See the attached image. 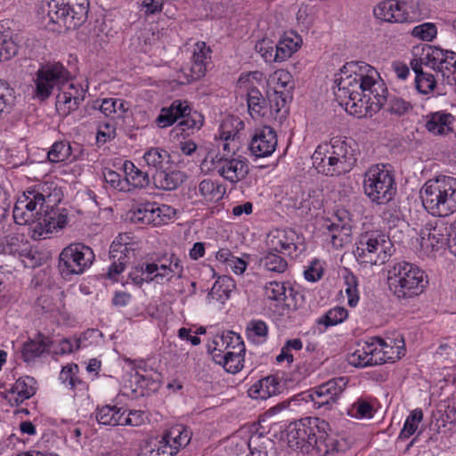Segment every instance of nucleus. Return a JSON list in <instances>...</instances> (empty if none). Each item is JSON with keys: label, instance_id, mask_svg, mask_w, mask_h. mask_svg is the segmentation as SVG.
<instances>
[{"label": "nucleus", "instance_id": "61", "mask_svg": "<svg viewBox=\"0 0 456 456\" xmlns=\"http://www.w3.org/2000/svg\"><path fill=\"white\" fill-rule=\"evenodd\" d=\"M25 201H21L20 199H19L13 208L12 216L15 222L19 224H26L31 220H33L34 217H30V213H28L24 205Z\"/></svg>", "mask_w": 456, "mask_h": 456}, {"label": "nucleus", "instance_id": "63", "mask_svg": "<svg viewBox=\"0 0 456 456\" xmlns=\"http://www.w3.org/2000/svg\"><path fill=\"white\" fill-rule=\"evenodd\" d=\"M105 181L110 183L112 187L118 189L119 191H129V188H126V179L121 180L120 175L113 170L108 169L103 173Z\"/></svg>", "mask_w": 456, "mask_h": 456}, {"label": "nucleus", "instance_id": "19", "mask_svg": "<svg viewBox=\"0 0 456 456\" xmlns=\"http://www.w3.org/2000/svg\"><path fill=\"white\" fill-rule=\"evenodd\" d=\"M45 192H47V188L39 184L24 191L22 198H20L21 201H25V208L30 213V217L48 214L44 198Z\"/></svg>", "mask_w": 456, "mask_h": 456}, {"label": "nucleus", "instance_id": "62", "mask_svg": "<svg viewBox=\"0 0 456 456\" xmlns=\"http://www.w3.org/2000/svg\"><path fill=\"white\" fill-rule=\"evenodd\" d=\"M78 373V366L77 364H68L64 366L60 373V380L67 384L70 389H74V379L75 374Z\"/></svg>", "mask_w": 456, "mask_h": 456}, {"label": "nucleus", "instance_id": "47", "mask_svg": "<svg viewBox=\"0 0 456 456\" xmlns=\"http://www.w3.org/2000/svg\"><path fill=\"white\" fill-rule=\"evenodd\" d=\"M423 413L420 409L413 410L407 417L404 426L400 432L399 438L407 439L417 430L419 423L422 420Z\"/></svg>", "mask_w": 456, "mask_h": 456}, {"label": "nucleus", "instance_id": "25", "mask_svg": "<svg viewBox=\"0 0 456 456\" xmlns=\"http://www.w3.org/2000/svg\"><path fill=\"white\" fill-rule=\"evenodd\" d=\"M1 247L2 252L5 255L27 258L33 257L28 242L24 240L23 235L15 234L5 236L1 243Z\"/></svg>", "mask_w": 456, "mask_h": 456}, {"label": "nucleus", "instance_id": "5", "mask_svg": "<svg viewBox=\"0 0 456 456\" xmlns=\"http://www.w3.org/2000/svg\"><path fill=\"white\" fill-rule=\"evenodd\" d=\"M363 190L372 202L387 204L396 193L394 175L385 166H372L365 172Z\"/></svg>", "mask_w": 456, "mask_h": 456}, {"label": "nucleus", "instance_id": "24", "mask_svg": "<svg viewBox=\"0 0 456 456\" xmlns=\"http://www.w3.org/2000/svg\"><path fill=\"white\" fill-rule=\"evenodd\" d=\"M376 18L387 22H403L407 20V13L402 9L400 4L394 0H386L379 3L373 10Z\"/></svg>", "mask_w": 456, "mask_h": 456}, {"label": "nucleus", "instance_id": "54", "mask_svg": "<svg viewBox=\"0 0 456 456\" xmlns=\"http://www.w3.org/2000/svg\"><path fill=\"white\" fill-rule=\"evenodd\" d=\"M274 43L269 38H263L255 45V50L268 62L274 61Z\"/></svg>", "mask_w": 456, "mask_h": 456}, {"label": "nucleus", "instance_id": "43", "mask_svg": "<svg viewBox=\"0 0 456 456\" xmlns=\"http://www.w3.org/2000/svg\"><path fill=\"white\" fill-rule=\"evenodd\" d=\"M267 102L263 96L259 89L252 86L248 91V107L249 113L253 115V112L258 116H264L262 110L266 108Z\"/></svg>", "mask_w": 456, "mask_h": 456}, {"label": "nucleus", "instance_id": "27", "mask_svg": "<svg viewBox=\"0 0 456 456\" xmlns=\"http://www.w3.org/2000/svg\"><path fill=\"white\" fill-rule=\"evenodd\" d=\"M123 169L126 175V188L131 185L134 188L144 189L152 183V176L150 177L148 172L142 171L132 161L126 160L123 164Z\"/></svg>", "mask_w": 456, "mask_h": 456}, {"label": "nucleus", "instance_id": "59", "mask_svg": "<svg viewBox=\"0 0 456 456\" xmlns=\"http://www.w3.org/2000/svg\"><path fill=\"white\" fill-rule=\"evenodd\" d=\"M17 45L11 39L0 36V61L10 60L17 53Z\"/></svg>", "mask_w": 456, "mask_h": 456}, {"label": "nucleus", "instance_id": "10", "mask_svg": "<svg viewBox=\"0 0 456 456\" xmlns=\"http://www.w3.org/2000/svg\"><path fill=\"white\" fill-rule=\"evenodd\" d=\"M94 260L93 249L84 243H72L64 248L59 256L58 268L62 277L81 274Z\"/></svg>", "mask_w": 456, "mask_h": 456}, {"label": "nucleus", "instance_id": "23", "mask_svg": "<svg viewBox=\"0 0 456 456\" xmlns=\"http://www.w3.org/2000/svg\"><path fill=\"white\" fill-rule=\"evenodd\" d=\"M167 208V206L163 205L159 207L155 202L141 204L133 211L131 220L136 223L146 224H153L156 225L161 222L160 216L164 213V210Z\"/></svg>", "mask_w": 456, "mask_h": 456}, {"label": "nucleus", "instance_id": "30", "mask_svg": "<svg viewBox=\"0 0 456 456\" xmlns=\"http://www.w3.org/2000/svg\"><path fill=\"white\" fill-rule=\"evenodd\" d=\"M279 392V382L273 376L265 377L248 389V395L254 399L265 400Z\"/></svg>", "mask_w": 456, "mask_h": 456}, {"label": "nucleus", "instance_id": "13", "mask_svg": "<svg viewBox=\"0 0 456 456\" xmlns=\"http://www.w3.org/2000/svg\"><path fill=\"white\" fill-rule=\"evenodd\" d=\"M129 239L126 234H119L110 245L111 265L107 273V277L110 280L117 281L118 275L124 271L126 264L134 256V248L127 242Z\"/></svg>", "mask_w": 456, "mask_h": 456}, {"label": "nucleus", "instance_id": "9", "mask_svg": "<svg viewBox=\"0 0 456 456\" xmlns=\"http://www.w3.org/2000/svg\"><path fill=\"white\" fill-rule=\"evenodd\" d=\"M200 169L202 172L217 169L218 175L232 183L243 180L249 171L248 160L241 156L232 158L219 153L213 156L210 152L200 163Z\"/></svg>", "mask_w": 456, "mask_h": 456}, {"label": "nucleus", "instance_id": "12", "mask_svg": "<svg viewBox=\"0 0 456 456\" xmlns=\"http://www.w3.org/2000/svg\"><path fill=\"white\" fill-rule=\"evenodd\" d=\"M347 384V378L331 379L308 391L305 401H312L315 408L330 409L337 403Z\"/></svg>", "mask_w": 456, "mask_h": 456}, {"label": "nucleus", "instance_id": "20", "mask_svg": "<svg viewBox=\"0 0 456 456\" xmlns=\"http://www.w3.org/2000/svg\"><path fill=\"white\" fill-rule=\"evenodd\" d=\"M186 178L185 173L165 167L162 170L155 171L152 175V184L159 190L173 191L177 189Z\"/></svg>", "mask_w": 456, "mask_h": 456}, {"label": "nucleus", "instance_id": "7", "mask_svg": "<svg viewBox=\"0 0 456 456\" xmlns=\"http://www.w3.org/2000/svg\"><path fill=\"white\" fill-rule=\"evenodd\" d=\"M356 259L361 263L384 264L392 255V242L389 238L378 231L361 234L354 250Z\"/></svg>", "mask_w": 456, "mask_h": 456}, {"label": "nucleus", "instance_id": "45", "mask_svg": "<svg viewBox=\"0 0 456 456\" xmlns=\"http://www.w3.org/2000/svg\"><path fill=\"white\" fill-rule=\"evenodd\" d=\"M71 151L72 148L69 142L60 141L53 144L47 153V157L51 162H62L69 159Z\"/></svg>", "mask_w": 456, "mask_h": 456}, {"label": "nucleus", "instance_id": "16", "mask_svg": "<svg viewBox=\"0 0 456 456\" xmlns=\"http://www.w3.org/2000/svg\"><path fill=\"white\" fill-rule=\"evenodd\" d=\"M323 419L319 418H304L289 424L288 436L296 440L297 444H308L312 446L315 434L320 432L321 422Z\"/></svg>", "mask_w": 456, "mask_h": 456}, {"label": "nucleus", "instance_id": "46", "mask_svg": "<svg viewBox=\"0 0 456 456\" xmlns=\"http://www.w3.org/2000/svg\"><path fill=\"white\" fill-rule=\"evenodd\" d=\"M206 71V63H197L192 61L191 68L187 71L184 69L181 70V73L177 77L180 84H190L192 81H196L204 77Z\"/></svg>", "mask_w": 456, "mask_h": 456}, {"label": "nucleus", "instance_id": "52", "mask_svg": "<svg viewBox=\"0 0 456 456\" xmlns=\"http://www.w3.org/2000/svg\"><path fill=\"white\" fill-rule=\"evenodd\" d=\"M442 231L443 224L438 225L436 224L435 227L428 232V240L430 241V245L433 248H439L444 245H447L449 247V242L451 240L450 235L443 233Z\"/></svg>", "mask_w": 456, "mask_h": 456}, {"label": "nucleus", "instance_id": "51", "mask_svg": "<svg viewBox=\"0 0 456 456\" xmlns=\"http://www.w3.org/2000/svg\"><path fill=\"white\" fill-rule=\"evenodd\" d=\"M237 136L236 132H223L222 133V149L224 154L222 156L230 155L232 158H234L236 151L239 150V143L235 141V137Z\"/></svg>", "mask_w": 456, "mask_h": 456}, {"label": "nucleus", "instance_id": "31", "mask_svg": "<svg viewBox=\"0 0 456 456\" xmlns=\"http://www.w3.org/2000/svg\"><path fill=\"white\" fill-rule=\"evenodd\" d=\"M93 108L101 110L106 117L118 114L119 118L128 110L127 102L121 99L106 98L94 102Z\"/></svg>", "mask_w": 456, "mask_h": 456}, {"label": "nucleus", "instance_id": "58", "mask_svg": "<svg viewBox=\"0 0 456 456\" xmlns=\"http://www.w3.org/2000/svg\"><path fill=\"white\" fill-rule=\"evenodd\" d=\"M235 338H238L240 345L245 348L244 343L241 339V338L234 333V332H229L226 335H222L221 337L216 338L214 339L213 343L216 346H225V350L229 351V349L232 350H237V343L235 342Z\"/></svg>", "mask_w": 456, "mask_h": 456}, {"label": "nucleus", "instance_id": "11", "mask_svg": "<svg viewBox=\"0 0 456 456\" xmlns=\"http://www.w3.org/2000/svg\"><path fill=\"white\" fill-rule=\"evenodd\" d=\"M331 146V156L334 158L330 163L335 164L340 175L350 172L356 163V155L359 152L357 142L352 138L333 137L329 142Z\"/></svg>", "mask_w": 456, "mask_h": 456}, {"label": "nucleus", "instance_id": "50", "mask_svg": "<svg viewBox=\"0 0 456 456\" xmlns=\"http://www.w3.org/2000/svg\"><path fill=\"white\" fill-rule=\"evenodd\" d=\"M436 34L437 29L436 25L429 22L416 26L411 31V36L428 42L432 41L436 37Z\"/></svg>", "mask_w": 456, "mask_h": 456}, {"label": "nucleus", "instance_id": "33", "mask_svg": "<svg viewBox=\"0 0 456 456\" xmlns=\"http://www.w3.org/2000/svg\"><path fill=\"white\" fill-rule=\"evenodd\" d=\"M73 94L71 92H62L57 95L56 109L64 116H68L76 110L81 102L84 101V94Z\"/></svg>", "mask_w": 456, "mask_h": 456}, {"label": "nucleus", "instance_id": "32", "mask_svg": "<svg viewBox=\"0 0 456 456\" xmlns=\"http://www.w3.org/2000/svg\"><path fill=\"white\" fill-rule=\"evenodd\" d=\"M284 283L278 281H270L265 284V297L266 299L276 302L275 306L281 305L282 309L286 306L289 308L290 304L288 300V291Z\"/></svg>", "mask_w": 456, "mask_h": 456}, {"label": "nucleus", "instance_id": "18", "mask_svg": "<svg viewBox=\"0 0 456 456\" xmlns=\"http://www.w3.org/2000/svg\"><path fill=\"white\" fill-rule=\"evenodd\" d=\"M385 352H381L373 344L365 342L348 356V362L355 367L380 365L386 362Z\"/></svg>", "mask_w": 456, "mask_h": 456}, {"label": "nucleus", "instance_id": "6", "mask_svg": "<svg viewBox=\"0 0 456 456\" xmlns=\"http://www.w3.org/2000/svg\"><path fill=\"white\" fill-rule=\"evenodd\" d=\"M176 134H183L186 131L200 129L203 125V117L191 109L186 101L175 100L167 108H163L157 118V124L159 127H167L175 122Z\"/></svg>", "mask_w": 456, "mask_h": 456}, {"label": "nucleus", "instance_id": "34", "mask_svg": "<svg viewBox=\"0 0 456 456\" xmlns=\"http://www.w3.org/2000/svg\"><path fill=\"white\" fill-rule=\"evenodd\" d=\"M143 159L155 171L162 170L172 162L170 154L161 148H151L144 153Z\"/></svg>", "mask_w": 456, "mask_h": 456}, {"label": "nucleus", "instance_id": "26", "mask_svg": "<svg viewBox=\"0 0 456 456\" xmlns=\"http://www.w3.org/2000/svg\"><path fill=\"white\" fill-rule=\"evenodd\" d=\"M411 68L415 73V86L419 93L428 94L436 87V79L432 73L423 70L422 61L414 58L410 62Z\"/></svg>", "mask_w": 456, "mask_h": 456}, {"label": "nucleus", "instance_id": "44", "mask_svg": "<svg viewBox=\"0 0 456 456\" xmlns=\"http://www.w3.org/2000/svg\"><path fill=\"white\" fill-rule=\"evenodd\" d=\"M346 317L347 310L344 307L337 306L329 310L324 315L318 318L316 320V323L328 328L343 322Z\"/></svg>", "mask_w": 456, "mask_h": 456}, {"label": "nucleus", "instance_id": "53", "mask_svg": "<svg viewBox=\"0 0 456 456\" xmlns=\"http://www.w3.org/2000/svg\"><path fill=\"white\" fill-rule=\"evenodd\" d=\"M13 99L14 90L6 81L0 79V114L10 108Z\"/></svg>", "mask_w": 456, "mask_h": 456}, {"label": "nucleus", "instance_id": "3", "mask_svg": "<svg viewBox=\"0 0 456 456\" xmlns=\"http://www.w3.org/2000/svg\"><path fill=\"white\" fill-rule=\"evenodd\" d=\"M387 283L390 291L399 300H409L419 296L428 281L425 272L417 265L401 261L389 269Z\"/></svg>", "mask_w": 456, "mask_h": 456}, {"label": "nucleus", "instance_id": "37", "mask_svg": "<svg viewBox=\"0 0 456 456\" xmlns=\"http://www.w3.org/2000/svg\"><path fill=\"white\" fill-rule=\"evenodd\" d=\"M35 383L34 378L31 377H25V378H20L16 380L15 384L12 386V387L10 389V393H16L18 396L20 398L15 399V403L19 404V403H22L24 400L30 398L33 396L36 393V389L33 387Z\"/></svg>", "mask_w": 456, "mask_h": 456}, {"label": "nucleus", "instance_id": "15", "mask_svg": "<svg viewBox=\"0 0 456 456\" xmlns=\"http://www.w3.org/2000/svg\"><path fill=\"white\" fill-rule=\"evenodd\" d=\"M329 423L325 420L321 422L320 432L315 435L314 441L312 444L321 456H335L345 452L348 446L345 440L327 433Z\"/></svg>", "mask_w": 456, "mask_h": 456}, {"label": "nucleus", "instance_id": "55", "mask_svg": "<svg viewBox=\"0 0 456 456\" xmlns=\"http://www.w3.org/2000/svg\"><path fill=\"white\" fill-rule=\"evenodd\" d=\"M160 373L154 372L150 375H137L136 382L140 387L146 388L150 391H158L160 387Z\"/></svg>", "mask_w": 456, "mask_h": 456}, {"label": "nucleus", "instance_id": "28", "mask_svg": "<svg viewBox=\"0 0 456 456\" xmlns=\"http://www.w3.org/2000/svg\"><path fill=\"white\" fill-rule=\"evenodd\" d=\"M426 128L434 134L444 135L452 131V123L454 119L450 113L437 111L427 116Z\"/></svg>", "mask_w": 456, "mask_h": 456}, {"label": "nucleus", "instance_id": "42", "mask_svg": "<svg viewBox=\"0 0 456 456\" xmlns=\"http://www.w3.org/2000/svg\"><path fill=\"white\" fill-rule=\"evenodd\" d=\"M260 265L266 270L277 273H282L288 268V263L282 256L269 251L261 257Z\"/></svg>", "mask_w": 456, "mask_h": 456}, {"label": "nucleus", "instance_id": "22", "mask_svg": "<svg viewBox=\"0 0 456 456\" xmlns=\"http://www.w3.org/2000/svg\"><path fill=\"white\" fill-rule=\"evenodd\" d=\"M52 346V339L38 332L33 339H28L23 344L21 357L26 362H32L44 353H47Z\"/></svg>", "mask_w": 456, "mask_h": 456}, {"label": "nucleus", "instance_id": "40", "mask_svg": "<svg viewBox=\"0 0 456 456\" xmlns=\"http://www.w3.org/2000/svg\"><path fill=\"white\" fill-rule=\"evenodd\" d=\"M445 51L436 46L428 45L427 52L422 53V56L417 61H422V66L430 67L434 71L438 72V68L443 63Z\"/></svg>", "mask_w": 456, "mask_h": 456}, {"label": "nucleus", "instance_id": "39", "mask_svg": "<svg viewBox=\"0 0 456 456\" xmlns=\"http://www.w3.org/2000/svg\"><path fill=\"white\" fill-rule=\"evenodd\" d=\"M437 73H441L447 84L456 85V53L445 51L443 63L438 68Z\"/></svg>", "mask_w": 456, "mask_h": 456}, {"label": "nucleus", "instance_id": "8", "mask_svg": "<svg viewBox=\"0 0 456 456\" xmlns=\"http://www.w3.org/2000/svg\"><path fill=\"white\" fill-rule=\"evenodd\" d=\"M69 78V71L60 62L41 65L33 79L34 97L40 101L46 100L55 87L61 90Z\"/></svg>", "mask_w": 456, "mask_h": 456}, {"label": "nucleus", "instance_id": "60", "mask_svg": "<svg viewBox=\"0 0 456 456\" xmlns=\"http://www.w3.org/2000/svg\"><path fill=\"white\" fill-rule=\"evenodd\" d=\"M352 415L356 418H371L373 416V406L364 400H357L352 405Z\"/></svg>", "mask_w": 456, "mask_h": 456}, {"label": "nucleus", "instance_id": "2", "mask_svg": "<svg viewBox=\"0 0 456 456\" xmlns=\"http://www.w3.org/2000/svg\"><path fill=\"white\" fill-rule=\"evenodd\" d=\"M424 208L434 216L445 217L456 212V178L438 175L420 190Z\"/></svg>", "mask_w": 456, "mask_h": 456}, {"label": "nucleus", "instance_id": "17", "mask_svg": "<svg viewBox=\"0 0 456 456\" xmlns=\"http://www.w3.org/2000/svg\"><path fill=\"white\" fill-rule=\"evenodd\" d=\"M277 145L275 131L270 126H264L255 130L252 136L249 150L257 158L271 155Z\"/></svg>", "mask_w": 456, "mask_h": 456}, {"label": "nucleus", "instance_id": "38", "mask_svg": "<svg viewBox=\"0 0 456 456\" xmlns=\"http://www.w3.org/2000/svg\"><path fill=\"white\" fill-rule=\"evenodd\" d=\"M199 191L204 200L208 201H218L225 193V189L219 183L204 179L199 184Z\"/></svg>", "mask_w": 456, "mask_h": 456}, {"label": "nucleus", "instance_id": "14", "mask_svg": "<svg viewBox=\"0 0 456 456\" xmlns=\"http://www.w3.org/2000/svg\"><path fill=\"white\" fill-rule=\"evenodd\" d=\"M299 240L298 235L292 230H278L268 237V251L288 256H292L293 253H301L305 250V246L298 242Z\"/></svg>", "mask_w": 456, "mask_h": 456}, {"label": "nucleus", "instance_id": "48", "mask_svg": "<svg viewBox=\"0 0 456 456\" xmlns=\"http://www.w3.org/2000/svg\"><path fill=\"white\" fill-rule=\"evenodd\" d=\"M344 280L346 284L345 291L348 298V305L352 307L355 306L359 301L357 278L352 273L348 272L344 276Z\"/></svg>", "mask_w": 456, "mask_h": 456}, {"label": "nucleus", "instance_id": "57", "mask_svg": "<svg viewBox=\"0 0 456 456\" xmlns=\"http://www.w3.org/2000/svg\"><path fill=\"white\" fill-rule=\"evenodd\" d=\"M51 212L48 211V214L45 216L44 223L48 225V231L51 228L56 229H62L67 224V215L63 213H56L53 210V208H50Z\"/></svg>", "mask_w": 456, "mask_h": 456}, {"label": "nucleus", "instance_id": "21", "mask_svg": "<svg viewBox=\"0 0 456 456\" xmlns=\"http://www.w3.org/2000/svg\"><path fill=\"white\" fill-rule=\"evenodd\" d=\"M333 159L329 142L320 144L312 155L313 165L319 173L327 176H340L338 168H333L335 164L330 163Z\"/></svg>", "mask_w": 456, "mask_h": 456}, {"label": "nucleus", "instance_id": "36", "mask_svg": "<svg viewBox=\"0 0 456 456\" xmlns=\"http://www.w3.org/2000/svg\"><path fill=\"white\" fill-rule=\"evenodd\" d=\"M237 343V350H229L226 352V360L224 361V368L227 372L235 374L239 372L243 367L245 348L242 347L235 338Z\"/></svg>", "mask_w": 456, "mask_h": 456}, {"label": "nucleus", "instance_id": "56", "mask_svg": "<svg viewBox=\"0 0 456 456\" xmlns=\"http://www.w3.org/2000/svg\"><path fill=\"white\" fill-rule=\"evenodd\" d=\"M176 453V448L162 437L154 448L144 453V456H174Z\"/></svg>", "mask_w": 456, "mask_h": 456}, {"label": "nucleus", "instance_id": "64", "mask_svg": "<svg viewBox=\"0 0 456 456\" xmlns=\"http://www.w3.org/2000/svg\"><path fill=\"white\" fill-rule=\"evenodd\" d=\"M247 331L248 337L257 336L265 338L267 336L268 329L265 322L258 320L250 322L247 328Z\"/></svg>", "mask_w": 456, "mask_h": 456}, {"label": "nucleus", "instance_id": "1", "mask_svg": "<svg viewBox=\"0 0 456 456\" xmlns=\"http://www.w3.org/2000/svg\"><path fill=\"white\" fill-rule=\"evenodd\" d=\"M377 70L365 63L349 62L336 75L334 92L341 106L359 117L372 115L384 107L387 102V86L382 80H376Z\"/></svg>", "mask_w": 456, "mask_h": 456}, {"label": "nucleus", "instance_id": "35", "mask_svg": "<svg viewBox=\"0 0 456 456\" xmlns=\"http://www.w3.org/2000/svg\"><path fill=\"white\" fill-rule=\"evenodd\" d=\"M168 444L173 442V447L176 448V452L180 447H185L189 444L191 438V432L183 425H177L171 428L163 436Z\"/></svg>", "mask_w": 456, "mask_h": 456}, {"label": "nucleus", "instance_id": "4", "mask_svg": "<svg viewBox=\"0 0 456 456\" xmlns=\"http://www.w3.org/2000/svg\"><path fill=\"white\" fill-rule=\"evenodd\" d=\"M89 0H50L47 15L58 31L76 29L86 22Z\"/></svg>", "mask_w": 456, "mask_h": 456}, {"label": "nucleus", "instance_id": "41", "mask_svg": "<svg viewBox=\"0 0 456 456\" xmlns=\"http://www.w3.org/2000/svg\"><path fill=\"white\" fill-rule=\"evenodd\" d=\"M119 411L121 408L117 406L104 405L97 408L96 419L102 425L118 426L119 421Z\"/></svg>", "mask_w": 456, "mask_h": 456}, {"label": "nucleus", "instance_id": "29", "mask_svg": "<svg viewBox=\"0 0 456 456\" xmlns=\"http://www.w3.org/2000/svg\"><path fill=\"white\" fill-rule=\"evenodd\" d=\"M330 232V241L335 248H340L347 240L351 233V225L340 216H336V221L326 224Z\"/></svg>", "mask_w": 456, "mask_h": 456}, {"label": "nucleus", "instance_id": "49", "mask_svg": "<svg viewBox=\"0 0 456 456\" xmlns=\"http://www.w3.org/2000/svg\"><path fill=\"white\" fill-rule=\"evenodd\" d=\"M388 104L387 110L394 115L403 116L408 113L411 109L412 105L411 102L404 101L403 99L397 96H390L387 94V102L385 104Z\"/></svg>", "mask_w": 456, "mask_h": 456}]
</instances>
